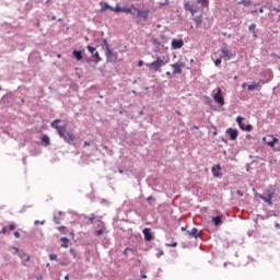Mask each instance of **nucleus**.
<instances>
[{"instance_id":"nucleus-1","label":"nucleus","mask_w":280,"mask_h":280,"mask_svg":"<svg viewBox=\"0 0 280 280\" xmlns=\"http://www.w3.org/2000/svg\"><path fill=\"white\" fill-rule=\"evenodd\" d=\"M58 124H60V119H55L50 126L57 130L65 143H68V145H75V136L71 131H67L66 126H59Z\"/></svg>"},{"instance_id":"nucleus-2","label":"nucleus","mask_w":280,"mask_h":280,"mask_svg":"<svg viewBox=\"0 0 280 280\" xmlns=\"http://www.w3.org/2000/svg\"><path fill=\"white\" fill-rule=\"evenodd\" d=\"M165 65H167V60H165V57H156V60L151 63H147V67L149 71H154V73H156L161 71V69H163Z\"/></svg>"},{"instance_id":"nucleus-3","label":"nucleus","mask_w":280,"mask_h":280,"mask_svg":"<svg viewBox=\"0 0 280 280\" xmlns=\"http://www.w3.org/2000/svg\"><path fill=\"white\" fill-rule=\"evenodd\" d=\"M184 10L186 12H190L191 16H195L200 12V5H198V2L195 1H186L184 2Z\"/></svg>"},{"instance_id":"nucleus-4","label":"nucleus","mask_w":280,"mask_h":280,"mask_svg":"<svg viewBox=\"0 0 280 280\" xmlns=\"http://www.w3.org/2000/svg\"><path fill=\"white\" fill-rule=\"evenodd\" d=\"M213 100L217 104H219V106H224V96H222V89H217V93L213 95Z\"/></svg>"},{"instance_id":"nucleus-5","label":"nucleus","mask_w":280,"mask_h":280,"mask_svg":"<svg viewBox=\"0 0 280 280\" xmlns=\"http://www.w3.org/2000/svg\"><path fill=\"white\" fill-rule=\"evenodd\" d=\"M242 121H244V117L238 116L236 118V122L238 124L241 130H244L245 132H250V130H253V125H244L242 124Z\"/></svg>"},{"instance_id":"nucleus-6","label":"nucleus","mask_w":280,"mask_h":280,"mask_svg":"<svg viewBox=\"0 0 280 280\" xmlns=\"http://www.w3.org/2000/svg\"><path fill=\"white\" fill-rule=\"evenodd\" d=\"M258 198H260V200H264V202H267V205H272V198H275V190H268L267 197L264 195H258Z\"/></svg>"},{"instance_id":"nucleus-7","label":"nucleus","mask_w":280,"mask_h":280,"mask_svg":"<svg viewBox=\"0 0 280 280\" xmlns=\"http://www.w3.org/2000/svg\"><path fill=\"white\" fill-rule=\"evenodd\" d=\"M105 231H106V225L104 224L103 221H98L97 226L94 232L95 235H97V237H100L101 235H104Z\"/></svg>"},{"instance_id":"nucleus-8","label":"nucleus","mask_w":280,"mask_h":280,"mask_svg":"<svg viewBox=\"0 0 280 280\" xmlns=\"http://www.w3.org/2000/svg\"><path fill=\"white\" fill-rule=\"evenodd\" d=\"M106 60L107 62H117V52H114L110 48H107Z\"/></svg>"},{"instance_id":"nucleus-9","label":"nucleus","mask_w":280,"mask_h":280,"mask_svg":"<svg viewBox=\"0 0 280 280\" xmlns=\"http://www.w3.org/2000/svg\"><path fill=\"white\" fill-rule=\"evenodd\" d=\"M88 51H90V54H92V56L95 58L96 62H102V57H100V52L97 51V49L93 46H88L86 47Z\"/></svg>"},{"instance_id":"nucleus-10","label":"nucleus","mask_w":280,"mask_h":280,"mask_svg":"<svg viewBox=\"0 0 280 280\" xmlns=\"http://www.w3.org/2000/svg\"><path fill=\"white\" fill-rule=\"evenodd\" d=\"M185 42L183 39H173L171 47L172 49H183Z\"/></svg>"},{"instance_id":"nucleus-11","label":"nucleus","mask_w":280,"mask_h":280,"mask_svg":"<svg viewBox=\"0 0 280 280\" xmlns=\"http://www.w3.org/2000/svg\"><path fill=\"white\" fill-rule=\"evenodd\" d=\"M173 70V74L176 75L178 73H183V67H185V65H183L182 62H176L171 65Z\"/></svg>"},{"instance_id":"nucleus-12","label":"nucleus","mask_w":280,"mask_h":280,"mask_svg":"<svg viewBox=\"0 0 280 280\" xmlns=\"http://www.w3.org/2000/svg\"><path fill=\"white\" fill-rule=\"evenodd\" d=\"M226 132L230 135V139H231L232 141H235V139H237V137H238V135H240V132L237 131V129H233V128H229V129L226 130Z\"/></svg>"},{"instance_id":"nucleus-13","label":"nucleus","mask_w":280,"mask_h":280,"mask_svg":"<svg viewBox=\"0 0 280 280\" xmlns=\"http://www.w3.org/2000/svg\"><path fill=\"white\" fill-rule=\"evenodd\" d=\"M150 231H151L150 228H145V229L142 231V233H143V235H144L145 242H152L153 236H152V232H150Z\"/></svg>"},{"instance_id":"nucleus-14","label":"nucleus","mask_w":280,"mask_h":280,"mask_svg":"<svg viewBox=\"0 0 280 280\" xmlns=\"http://www.w3.org/2000/svg\"><path fill=\"white\" fill-rule=\"evenodd\" d=\"M255 89H261V83L260 82H253V84L247 85L248 91H255Z\"/></svg>"},{"instance_id":"nucleus-15","label":"nucleus","mask_w":280,"mask_h":280,"mask_svg":"<svg viewBox=\"0 0 280 280\" xmlns=\"http://www.w3.org/2000/svg\"><path fill=\"white\" fill-rule=\"evenodd\" d=\"M212 222L214 226H220V224H222V215L212 217Z\"/></svg>"},{"instance_id":"nucleus-16","label":"nucleus","mask_w":280,"mask_h":280,"mask_svg":"<svg viewBox=\"0 0 280 280\" xmlns=\"http://www.w3.org/2000/svg\"><path fill=\"white\" fill-rule=\"evenodd\" d=\"M136 12H137V16H141V19H148V15H149L148 11L137 9Z\"/></svg>"},{"instance_id":"nucleus-17","label":"nucleus","mask_w":280,"mask_h":280,"mask_svg":"<svg viewBox=\"0 0 280 280\" xmlns=\"http://www.w3.org/2000/svg\"><path fill=\"white\" fill-rule=\"evenodd\" d=\"M222 54L223 56H225V58H228V60H231V58H233L235 55L233 52H231V50L229 49H222Z\"/></svg>"},{"instance_id":"nucleus-18","label":"nucleus","mask_w":280,"mask_h":280,"mask_svg":"<svg viewBox=\"0 0 280 280\" xmlns=\"http://www.w3.org/2000/svg\"><path fill=\"white\" fill-rule=\"evenodd\" d=\"M61 244V248H69V238L67 236H63L60 238Z\"/></svg>"},{"instance_id":"nucleus-19","label":"nucleus","mask_w":280,"mask_h":280,"mask_svg":"<svg viewBox=\"0 0 280 280\" xmlns=\"http://www.w3.org/2000/svg\"><path fill=\"white\" fill-rule=\"evenodd\" d=\"M197 5L199 4V8H209V0H196Z\"/></svg>"},{"instance_id":"nucleus-20","label":"nucleus","mask_w":280,"mask_h":280,"mask_svg":"<svg viewBox=\"0 0 280 280\" xmlns=\"http://www.w3.org/2000/svg\"><path fill=\"white\" fill-rule=\"evenodd\" d=\"M187 234L189 235V237H198V235H200L196 228H192L191 231H187Z\"/></svg>"},{"instance_id":"nucleus-21","label":"nucleus","mask_w":280,"mask_h":280,"mask_svg":"<svg viewBox=\"0 0 280 280\" xmlns=\"http://www.w3.org/2000/svg\"><path fill=\"white\" fill-rule=\"evenodd\" d=\"M220 170H222V166H220V164H217L215 166H213L212 167V174H213V176H220V173H218V172H220Z\"/></svg>"},{"instance_id":"nucleus-22","label":"nucleus","mask_w":280,"mask_h":280,"mask_svg":"<svg viewBox=\"0 0 280 280\" xmlns=\"http://www.w3.org/2000/svg\"><path fill=\"white\" fill-rule=\"evenodd\" d=\"M132 10H135V12H137V8L133 4H131L129 8H122V12H125V14L132 13Z\"/></svg>"},{"instance_id":"nucleus-23","label":"nucleus","mask_w":280,"mask_h":280,"mask_svg":"<svg viewBox=\"0 0 280 280\" xmlns=\"http://www.w3.org/2000/svg\"><path fill=\"white\" fill-rule=\"evenodd\" d=\"M72 56H74V58L78 60V61H80V60H82V52L80 51V50H73V52H72Z\"/></svg>"},{"instance_id":"nucleus-24","label":"nucleus","mask_w":280,"mask_h":280,"mask_svg":"<svg viewBox=\"0 0 280 280\" xmlns=\"http://www.w3.org/2000/svg\"><path fill=\"white\" fill-rule=\"evenodd\" d=\"M19 257L24 261H30V255L25 254L24 252H20Z\"/></svg>"},{"instance_id":"nucleus-25","label":"nucleus","mask_w":280,"mask_h":280,"mask_svg":"<svg viewBox=\"0 0 280 280\" xmlns=\"http://www.w3.org/2000/svg\"><path fill=\"white\" fill-rule=\"evenodd\" d=\"M277 143H279V139L272 138L271 141L267 142V145H269V148H275V145H277Z\"/></svg>"},{"instance_id":"nucleus-26","label":"nucleus","mask_w":280,"mask_h":280,"mask_svg":"<svg viewBox=\"0 0 280 280\" xmlns=\"http://www.w3.org/2000/svg\"><path fill=\"white\" fill-rule=\"evenodd\" d=\"M196 27H200V25H202V18L198 16V18H194L192 19Z\"/></svg>"},{"instance_id":"nucleus-27","label":"nucleus","mask_w":280,"mask_h":280,"mask_svg":"<svg viewBox=\"0 0 280 280\" xmlns=\"http://www.w3.org/2000/svg\"><path fill=\"white\" fill-rule=\"evenodd\" d=\"M106 10H112L113 11V7H110L108 4V2L103 3V7L101 8V12H106Z\"/></svg>"},{"instance_id":"nucleus-28","label":"nucleus","mask_w":280,"mask_h":280,"mask_svg":"<svg viewBox=\"0 0 280 280\" xmlns=\"http://www.w3.org/2000/svg\"><path fill=\"white\" fill-rule=\"evenodd\" d=\"M256 27H257V24L255 23L250 24L248 27L249 32H253L254 37H257V32H255Z\"/></svg>"},{"instance_id":"nucleus-29","label":"nucleus","mask_w":280,"mask_h":280,"mask_svg":"<svg viewBox=\"0 0 280 280\" xmlns=\"http://www.w3.org/2000/svg\"><path fill=\"white\" fill-rule=\"evenodd\" d=\"M112 12H124V8L119 5V3L116 4V8L112 7Z\"/></svg>"},{"instance_id":"nucleus-30","label":"nucleus","mask_w":280,"mask_h":280,"mask_svg":"<svg viewBox=\"0 0 280 280\" xmlns=\"http://www.w3.org/2000/svg\"><path fill=\"white\" fill-rule=\"evenodd\" d=\"M58 215L59 217H54V222H55V224H60V222H61V219H60V215H62V212L61 211H59L58 212Z\"/></svg>"},{"instance_id":"nucleus-31","label":"nucleus","mask_w":280,"mask_h":280,"mask_svg":"<svg viewBox=\"0 0 280 280\" xmlns=\"http://www.w3.org/2000/svg\"><path fill=\"white\" fill-rule=\"evenodd\" d=\"M42 141H43V143H45L46 147L49 145V143H50V140H49V137H48V136H44V137L42 138Z\"/></svg>"},{"instance_id":"nucleus-32","label":"nucleus","mask_w":280,"mask_h":280,"mask_svg":"<svg viewBox=\"0 0 280 280\" xmlns=\"http://www.w3.org/2000/svg\"><path fill=\"white\" fill-rule=\"evenodd\" d=\"M88 220H89L90 224H94V222H95V214L92 213V214L88 218Z\"/></svg>"},{"instance_id":"nucleus-33","label":"nucleus","mask_w":280,"mask_h":280,"mask_svg":"<svg viewBox=\"0 0 280 280\" xmlns=\"http://www.w3.org/2000/svg\"><path fill=\"white\" fill-rule=\"evenodd\" d=\"M153 45H155V47H161V40L156 39V38H152L151 39Z\"/></svg>"},{"instance_id":"nucleus-34","label":"nucleus","mask_w":280,"mask_h":280,"mask_svg":"<svg viewBox=\"0 0 280 280\" xmlns=\"http://www.w3.org/2000/svg\"><path fill=\"white\" fill-rule=\"evenodd\" d=\"M49 259H50V261H58V255H56V254H50V255H49Z\"/></svg>"},{"instance_id":"nucleus-35","label":"nucleus","mask_w":280,"mask_h":280,"mask_svg":"<svg viewBox=\"0 0 280 280\" xmlns=\"http://www.w3.org/2000/svg\"><path fill=\"white\" fill-rule=\"evenodd\" d=\"M103 47H106L107 51L108 49H110V47H108V40H106V38L103 39Z\"/></svg>"},{"instance_id":"nucleus-36","label":"nucleus","mask_w":280,"mask_h":280,"mask_svg":"<svg viewBox=\"0 0 280 280\" xmlns=\"http://www.w3.org/2000/svg\"><path fill=\"white\" fill-rule=\"evenodd\" d=\"M240 3H242V5H244L245 8H247V5H250V0L248 1L242 0Z\"/></svg>"},{"instance_id":"nucleus-37","label":"nucleus","mask_w":280,"mask_h":280,"mask_svg":"<svg viewBox=\"0 0 280 280\" xmlns=\"http://www.w3.org/2000/svg\"><path fill=\"white\" fill-rule=\"evenodd\" d=\"M214 65H215V67H220V65H222V59H221V58H218V59L214 61Z\"/></svg>"},{"instance_id":"nucleus-38","label":"nucleus","mask_w":280,"mask_h":280,"mask_svg":"<svg viewBox=\"0 0 280 280\" xmlns=\"http://www.w3.org/2000/svg\"><path fill=\"white\" fill-rule=\"evenodd\" d=\"M66 229L67 228L65 225L57 228V230L60 231V233H65Z\"/></svg>"},{"instance_id":"nucleus-39","label":"nucleus","mask_w":280,"mask_h":280,"mask_svg":"<svg viewBox=\"0 0 280 280\" xmlns=\"http://www.w3.org/2000/svg\"><path fill=\"white\" fill-rule=\"evenodd\" d=\"M14 229H16V225H14V223L9 225V231H14Z\"/></svg>"},{"instance_id":"nucleus-40","label":"nucleus","mask_w":280,"mask_h":280,"mask_svg":"<svg viewBox=\"0 0 280 280\" xmlns=\"http://www.w3.org/2000/svg\"><path fill=\"white\" fill-rule=\"evenodd\" d=\"M128 250H130V247H127V248L122 252V255H125V257H128Z\"/></svg>"},{"instance_id":"nucleus-41","label":"nucleus","mask_w":280,"mask_h":280,"mask_svg":"<svg viewBox=\"0 0 280 280\" xmlns=\"http://www.w3.org/2000/svg\"><path fill=\"white\" fill-rule=\"evenodd\" d=\"M148 202H150L151 200L154 202V200H156L153 196H150L147 198Z\"/></svg>"},{"instance_id":"nucleus-42","label":"nucleus","mask_w":280,"mask_h":280,"mask_svg":"<svg viewBox=\"0 0 280 280\" xmlns=\"http://www.w3.org/2000/svg\"><path fill=\"white\" fill-rule=\"evenodd\" d=\"M14 237L16 238L21 237V233H19V231L14 232Z\"/></svg>"},{"instance_id":"nucleus-43","label":"nucleus","mask_w":280,"mask_h":280,"mask_svg":"<svg viewBox=\"0 0 280 280\" xmlns=\"http://www.w3.org/2000/svg\"><path fill=\"white\" fill-rule=\"evenodd\" d=\"M91 143H93V142H88V141H85V142L83 143V148H86V147L91 145Z\"/></svg>"},{"instance_id":"nucleus-44","label":"nucleus","mask_w":280,"mask_h":280,"mask_svg":"<svg viewBox=\"0 0 280 280\" xmlns=\"http://www.w3.org/2000/svg\"><path fill=\"white\" fill-rule=\"evenodd\" d=\"M236 194L237 196H241V197L244 196V192L242 190H237Z\"/></svg>"},{"instance_id":"nucleus-45","label":"nucleus","mask_w":280,"mask_h":280,"mask_svg":"<svg viewBox=\"0 0 280 280\" xmlns=\"http://www.w3.org/2000/svg\"><path fill=\"white\" fill-rule=\"evenodd\" d=\"M138 67H143V60H140V61L138 62Z\"/></svg>"},{"instance_id":"nucleus-46","label":"nucleus","mask_w":280,"mask_h":280,"mask_svg":"<svg viewBox=\"0 0 280 280\" xmlns=\"http://www.w3.org/2000/svg\"><path fill=\"white\" fill-rule=\"evenodd\" d=\"M2 233L7 234L8 233V228H3Z\"/></svg>"},{"instance_id":"nucleus-47","label":"nucleus","mask_w":280,"mask_h":280,"mask_svg":"<svg viewBox=\"0 0 280 280\" xmlns=\"http://www.w3.org/2000/svg\"><path fill=\"white\" fill-rule=\"evenodd\" d=\"M70 253H72V255L75 257V250L73 248H70Z\"/></svg>"},{"instance_id":"nucleus-48","label":"nucleus","mask_w":280,"mask_h":280,"mask_svg":"<svg viewBox=\"0 0 280 280\" xmlns=\"http://www.w3.org/2000/svg\"><path fill=\"white\" fill-rule=\"evenodd\" d=\"M171 246H172L173 248H176V246H178V243H173Z\"/></svg>"},{"instance_id":"nucleus-49","label":"nucleus","mask_w":280,"mask_h":280,"mask_svg":"<svg viewBox=\"0 0 280 280\" xmlns=\"http://www.w3.org/2000/svg\"><path fill=\"white\" fill-rule=\"evenodd\" d=\"M259 13H260V14H264V8H260V9H259Z\"/></svg>"},{"instance_id":"nucleus-50","label":"nucleus","mask_w":280,"mask_h":280,"mask_svg":"<svg viewBox=\"0 0 280 280\" xmlns=\"http://www.w3.org/2000/svg\"><path fill=\"white\" fill-rule=\"evenodd\" d=\"M141 277H142L143 279H148V276H145V273H142Z\"/></svg>"},{"instance_id":"nucleus-51","label":"nucleus","mask_w":280,"mask_h":280,"mask_svg":"<svg viewBox=\"0 0 280 280\" xmlns=\"http://www.w3.org/2000/svg\"><path fill=\"white\" fill-rule=\"evenodd\" d=\"M275 12H280V9L273 8L272 9Z\"/></svg>"},{"instance_id":"nucleus-52","label":"nucleus","mask_w":280,"mask_h":280,"mask_svg":"<svg viewBox=\"0 0 280 280\" xmlns=\"http://www.w3.org/2000/svg\"><path fill=\"white\" fill-rule=\"evenodd\" d=\"M247 84L246 83H243L242 84V89H246Z\"/></svg>"},{"instance_id":"nucleus-53","label":"nucleus","mask_w":280,"mask_h":280,"mask_svg":"<svg viewBox=\"0 0 280 280\" xmlns=\"http://www.w3.org/2000/svg\"><path fill=\"white\" fill-rule=\"evenodd\" d=\"M206 100H208V103L211 104V98L210 97H206Z\"/></svg>"},{"instance_id":"nucleus-54","label":"nucleus","mask_w":280,"mask_h":280,"mask_svg":"<svg viewBox=\"0 0 280 280\" xmlns=\"http://www.w3.org/2000/svg\"><path fill=\"white\" fill-rule=\"evenodd\" d=\"M252 14H257V10H253V11H252Z\"/></svg>"},{"instance_id":"nucleus-55","label":"nucleus","mask_w":280,"mask_h":280,"mask_svg":"<svg viewBox=\"0 0 280 280\" xmlns=\"http://www.w3.org/2000/svg\"><path fill=\"white\" fill-rule=\"evenodd\" d=\"M35 224H40V221H35Z\"/></svg>"},{"instance_id":"nucleus-56","label":"nucleus","mask_w":280,"mask_h":280,"mask_svg":"<svg viewBox=\"0 0 280 280\" xmlns=\"http://www.w3.org/2000/svg\"><path fill=\"white\" fill-rule=\"evenodd\" d=\"M57 58H62V55H57Z\"/></svg>"},{"instance_id":"nucleus-57","label":"nucleus","mask_w":280,"mask_h":280,"mask_svg":"<svg viewBox=\"0 0 280 280\" xmlns=\"http://www.w3.org/2000/svg\"><path fill=\"white\" fill-rule=\"evenodd\" d=\"M119 174H124V171H122V170H119Z\"/></svg>"},{"instance_id":"nucleus-58","label":"nucleus","mask_w":280,"mask_h":280,"mask_svg":"<svg viewBox=\"0 0 280 280\" xmlns=\"http://www.w3.org/2000/svg\"><path fill=\"white\" fill-rule=\"evenodd\" d=\"M65 279H66V280H69V276H66Z\"/></svg>"},{"instance_id":"nucleus-59","label":"nucleus","mask_w":280,"mask_h":280,"mask_svg":"<svg viewBox=\"0 0 280 280\" xmlns=\"http://www.w3.org/2000/svg\"><path fill=\"white\" fill-rule=\"evenodd\" d=\"M129 14H135V10H131V13H129Z\"/></svg>"},{"instance_id":"nucleus-60","label":"nucleus","mask_w":280,"mask_h":280,"mask_svg":"<svg viewBox=\"0 0 280 280\" xmlns=\"http://www.w3.org/2000/svg\"><path fill=\"white\" fill-rule=\"evenodd\" d=\"M166 75H172V73L171 72H166Z\"/></svg>"},{"instance_id":"nucleus-61","label":"nucleus","mask_w":280,"mask_h":280,"mask_svg":"<svg viewBox=\"0 0 280 280\" xmlns=\"http://www.w3.org/2000/svg\"><path fill=\"white\" fill-rule=\"evenodd\" d=\"M185 229H187V226H185V228H182V231H185Z\"/></svg>"},{"instance_id":"nucleus-62","label":"nucleus","mask_w":280,"mask_h":280,"mask_svg":"<svg viewBox=\"0 0 280 280\" xmlns=\"http://www.w3.org/2000/svg\"><path fill=\"white\" fill-rule=\"evenodd\" d=\"M276 226H277V229H279V226H280L279 223H277Z\"/></svg>"},{"instance_id":"nucleus-63","label":"nucleus","mask_w":280,"mask_h":280,"mask_svg":"<svg viewBox=\"0 0 280 280\" xmlns=\"http://www.w3.org/2000/svg\"><path fill=\"white\" fill-rule=\"evenodd\" d=\"M268 10H272V7H268Z\"/></svg>"},{"instance_id":"nucleus-64","label":"nucleus","mask_w":280,"mask_h":280,"mask_svg":"<svg viewBox=\"0 0 280 280\" xmlns=\"http://www.w3.org/2000/svg\"><path fill=\"white\" fill-rule=\"evenodd\" d=\"M262 141H266V137H265V138H262Z\"/></svg>"}]
</instances>
